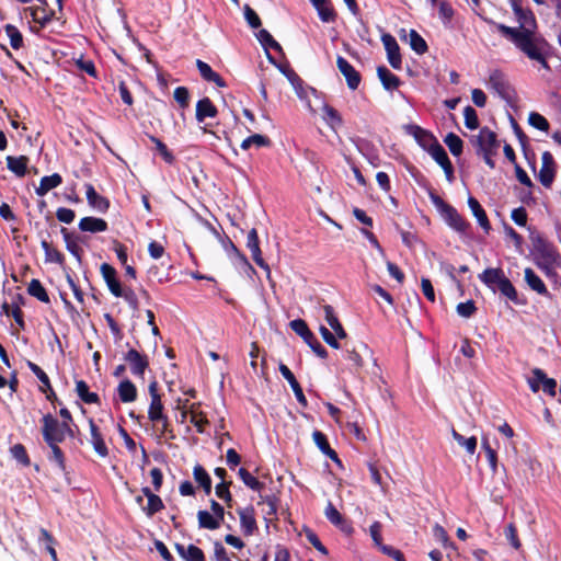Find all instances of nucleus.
<instances>
[{
	"mask_svg": "<svg viewBox=\"0 0 561 561\" xmlns=\"http://www.w3.org/2000/svg\"><path fill=\"white\" fill-rule=\"evenodd\" d=\"M41 422L43 439L50 449L47 459L48 461L54 462L58 469L62 471L67 477L68 471L66 466V456L62 449L59 447V444L62 443L66 437H76V432L71 426L72 423L69 424L67 421L59 422L50 413L43 415Z\"/></svg>",
	"mask_w": 561,
	"mask_h": 561,
	"instance_id": "1",
	"label": "nucleus"
},
{
	"mask_svg": "<svg viewBox=\"0 0 561 561\" xmlns=\"http://www.w3.org/2000/svg\"><path fill=\"white\" fill-rule=\"evenodd\" d=\"M518 22L517 27L507 26L503 23H494L497 32L516 48L522 46L525 41L528 43L542 36L538 32V23L534 12L530 9H522V12H514Z\"/></svg>",
	"mask_w": 561,
	"mask_h": 561,
	"instance_id": "2",
	"label": "nucleus"
},
{
	"mask_svg": "<svg viewBox=\"0 0 561 561\" xmlns=\"http://www.w3.org/2000/svg\"><path fill=\"white\" fill-rule=\"evenodd\" d=\"M480 280L491 290L496 289L514 304H518L517 290L512 282L505 276L504 271L497 268H485L480 275Z\"/></svg>",
	"mask_w": 561,
	"mask_h": 561,
	"instance_id": "3",
	"label": "nucleus"
},
{
	"mask_svg": "<svg viewBox=\"0 0 561 561\" xmlns=\"http://www.w3.org/2000/svg\"><path fill=\"white\" fill-rule=\"evenodd\" d=\"M529 238L534 248V252L540 260L537 263L538 266L547 274H549L560 257L557 249L551 242H549L541 233L537 231H530Z\"/></svg>",
	"mask_w": 561,
	"mask_h": 561,
	"instance_id": "4",
	"label": "nucleus"
},
{
	"mask_svg": "<svg viewBox=\"0 0 561 561\" xmlns=\"http://www.w3.org/2000/svg\"><path fill=\"white\" fill-rule=\"evenodd\" d=\"M550 48V44L543 36L535 38L529 43L525 41L522 46L517 47V49L528 59L538 62L542 68L547 70H550V66L548 64Z\"/></svg>",
	"mask_w": 561,
	"mask_h": 561,
	"instance_id": "5",
	"label": "nucleus"
},
{
	"mask_svg": "<svg viewBox=\"0 0 561 561\" xmlns=\"http://www.w3.org/2000/svg\"><path fill=\"white\" fill-rule=\"evenodd\" d=\"M290 329L299 335L309 347L322 359L328 357V351L325 347L318 341L316 335L309 329L307 322L302 319H295L289 322Z\"/></svg>",
	"mask_w": 561,
	"mask_h": 561,
	"instance_id": "6",
	"label": "nucleus"
},
{
	"mask_svg": "<svg viewBox=\"0 0 561 561\" xmlns=\"http://www.w3.org/2000/svg\"><path fill=\"white\" fill-rule=\"evenodd\" d=\"M471 142L477 147V154H496L500 147L496 134L489 127L484 126L477 136H473Z\"/></svg>",
	"mask_w": 561,
	"mask_h": 561,
	"instance_id": "7",
	"label": "nucleus"
},
{
	"mask_svg": "<svg viewBox=\"0 0 561 561\" xmlns=\"http://www.w3.org/2000/svg\"><path fill=\"white\" fill-rule=\"evenodd\" d=\"M529 388L533 392H538L540 389L551 397L556 396L557 381L553 378H549L541 368H534L531 370V377L528 379Z\"/></svg>",
	"mask_w": 561,
	"mask_h": 561,
	"instance_id": "8",
	"label": "nucleus"
},
{
	"mask_svg": "<svg viewBox=\"0 0 561 561\" xmlns=\"http://www.w3.org/2000/svg\"><path fill=\"white\" fill-rule=\"evenodd\" d=\"M404 130L415 139L423 150L427 152L439 142L432 131L424 129L419 125L408 124L404 126Z\"/></svg>",
	"mask_w": 561,
	"mask_h": 561,
	"instance_id": "9",
	"label": "nucleus"
},
{
	"mask_svg": "<svg viewBox=\"0 0 561 561\" xmlns=\"http://www.w3.org/2000/svg\"><path fill=\"white\" fill-rule=\"evenodd\" d=\"M124 360L128 363L130 373L135 377L144 379L149 368V358L146 354H141L136 348H129L124 355Z\"/></svg>",
	"mask_w": 561,
	"mask_h": 561,
	"instance_id": "10",
	"label": "nucleus"
},
{
	"mask_svg": "<svg viewBox=\"0 0 561 561\" xmlns=\"http://www.w3.org/2000/svg\"><path fill=\"white\" fill-rule=\"evenodd\" d=\"M489 84L503 100L510 101L512 99L514 89L501 70L495 69L491 72Z\"/></svg>",
	"mask_w": 561,
	"mask_h": 561,
	"instance_id": "11",
	"label": "nucleus"
},
{
	"mask_svg": "<svg viewBox=\"0 0 561 561\" xmlns=\"http://www.w3.org/2000/svg\"><path fill=\"white\" fill-rule=\"evenodd\" d=\"M247 248L250 250L252 254L253 261L256 263L257 266L263 268L266 272V276L270 278L271 276V268L270 265L265 262V260L262 256V251L260 248V239L259 234L255 228H252L247 237Z\"/></svg>",
	"mask_w": 561,
	"mask_h": 561,
	"instance_id": "12",
	"label": "nucleus"
},
{
	"mask_svg": "<svg viewBox=\"0 0 561 561\" xmlns=\"http://www.w3.org/2000/svg\"><path fill=\"white\" fill-rule=\"evenodd\" d=\"M381 42L387 51V59L390 66L396 70H400L402 68V57L397 39L391 34L383 33L381 35Z\"/></svg>",
	"mask_w": 561,
	"mask_h": 561,
	"instance_id": "13",
	"label": "nucleus"
},
{
	"mask_svg": "<svg viewBox=\"0 0 561 561\" xmlns=\"http://www.w3.org/2000/svg\"><path fill=\"white\" fill-rule=\"evenodd\" d=\"M556 176V162L553 156L549 151H545L541 157V168L539 170L538 180L542 186L550 188Z\"/></svg>",
	"mask_w": 561,
	"mask_h": 561,
	"instance_id": "14",
	"label": "nucleus"
},
{
	"mask_svg": "<svg viewBox=\"0 0 561 561\" xmlns=\"http://www.w3.org/2000/svg\"><path fill=\"white\" fill-rule=\"evenodd\" d=\"M149 396H150V404L148 409V419L156 420L162 419L164 414V408L161 399V394L159 392V385L157 380H152L148 387Z\"/></svg>",
	"mask_w": 561,
	"mask_h": 561,
	"instance_id": "15",
	"label": "nucleus"
},
{
	"mask_svg": "<svg viewBox=\"0 0 561 561\" xmlns=\"http://www.w3.org/2000/svg\"><path fill=\"white\" fill-rule=\"evenodd\" d=\"M428 153L435 160V162L444 170L446 180L448 182H453L455 179V170L454 165L444 149V147L438 142L434 148H432Z\"/></svg>",
	"mask_w": 561,
	"mask_h": 561,
	"instance_id": "16",
	"label": "nucleus"
},
{
	"mask_svg": "<svg viewBox=\"0 0 561 561\" xmlns=\"http://www.w3.org/2000/svg\"><path fill=\"white\" fill-rule=\"evenodd\" d=\"M336 67L344 76L348 89L356 90L362 81L360 73L342 56H337Z\"/></svg>",
	"mask_w": 561,
	"mask_h": 561,
	"instance_id": "17",
	"label": "nucleus"
},
{
	"mask_svg": "<svg viewBox=\"0 0 561 561\" xmlns=\"http://www.w3.org/2000/svg\"><path fill=\"white\" fill-rule=\"evenodd\" d=\"M100 272L111 294L117 298L122 297L123 287L119 279L117 278L116 270L111 264L103 263L101 264Z\"/></svg>",
	"mask_w": 561,
	"mask_h": 561,
	"instance_id": "18",
	"label": "nucleus"
},
{
	"mask_svg": "<svg viewBox=\"0 0 561 561\" xmlns=\"http://www.w3.org/2000/svg\"><path fill=\"white\" fill-rule=\"evenodd\" d=\"M237 513L240 518V526L244 536H252L255 531H257V524L255 519V511L252 505H249L244 508H238Z\"/></svg>",
	"mask_w": 561,
	"mask_h": 561,
	"instance_id": "19",
	"label": "nucleus"
},
{
	"mask_svg": "<svg viewBox=\"0 0 561 561\" xmlns=\"http://www.w3.org/2000/svg\"><path fill=\"white\" fill-rule=\"evenodd\" d=\"M446 222L450 228H453L455 231L461 233V234H468L471 225L470 222L463 218L457 209L451 206L447 209V211L443 215Z\"/></svg>",
	"mask_w": 561,
	"mask_h": 561,
	"instance_id": "20",
	"label": "nucleus"
},
{
	"mask_svg": "<svg viewBox=\"0 0 561 561\" xmlns=\"http://www.w3.org/2000/svg\"><path fill=\"white\" fill-rule=\"evenodd\" d=\"M278 370L280 373V375L288 381V383L290 385L294 393H295V397L298 401V403L304 407V408H307L308 407V401L306 399V396L304 394V391H302V388L300 386V383L297 381L295 375L293 374V371L283 363L279 364V367H278Z\"/></svg>",
	"mask_w": 561,
	"mask_h": 561,
	"instance_id": "21",
	"label": "nucleus"
},
{
	"mask_svg": "<svg viewBox=\"0 0 561 561\" xmlns=\"http://www.w3.org/2000/svg\"><path fill=\"white\" fill-rule=\"evenodd\" d=\"M84 186L89 206L102 214L106 213L111 205L108 198L100 195L92 184L87 183Z\"/></svg>",
	"mask_w": 561,
	"mask_h": 561,
	"instance_id": "22",
	"label": "nucleus"
},
{
	"mask_svg": "<svg viewBox=\"0 0 561 561\" xmlns=\"http://www.w3.org/2000/svg\"><path fill=\"white\" fill-rule=\"evenodd\" d=\"M89 427H90V434H91V444L93 446L94 451L102 458H105L108 456V448L104 442L103 435L99 428V426L95 424L93 419H89Z\"/></svg>",
	"mask_w": 561,
	"mask_h": 561,
	"instance_id": "23",
	"label": "nucleus"
},
{
	"mask_svg": "<svg viewBox=\"0 0 561 561\" xmlns=\"http://www.w3.org/2000/svg\"><path fill=\"white\" fill-rule=\"evenodd\" d=\"M312 438L317 447L321 450L322 454H324L327 457H329L332 461H334L336 465L342 467V461L339 458L337 453L331 448L328 437L324 433L321 431H313Z\"/></svg>",
	"mask_w": 561,
	"mask_h": 561,
	"instance_id": "24",
	"label": "nucleus"
},
{
	"mask_svg": "<svg viewBox=\"0 0 561 561\" xmlns=\"http://www.w3.org/2000/svg\"><path fill=\"white\" fill-rule=\"evenodd\" d=\"M324 515L331 524L339 527L342 531L346 534H351L353 531L352 526L346 522V519L336 510L332 502H328L324 510Z\"/></svg>",
	"mask_w": 561,
	"mask_h": 561,
	"instance_id": "25",
	"label": "nucleus"
},
{
	"mask_svg": "<svg viewBox=\"0 0 561 561\" xmlns=\"http://www.w3.org/2000/svg\"><path fill=\"white\" fill-rule=\"evenodd\" d=\"M196 67L199 71L201 77L207 81L215 83L218 88H226L227 82L224 80V78L216 71L213 70V68L205 61L197 59L196 60Z\"/></svg>",
	"mask_w": 561,
	"mask_h": 561,
	"instance_id": "26",
	"label": "nucleus"
},
{
	"mask_svg": "<svg viewBox=\"0 0 561 561\" xmlns=\"http://www.w3.org/2000/svg\"><path fill=\"white\" fill-rule=\"evenodd\" d=\"M318 12L319 19L324 23L335 22L337 14L330 0H310Z\"/></svg>",
	"mask_w": 561,
	"mask_h": 561,
	"instance_id": "27",
	"label": "nucleus"
},
{
	"mask_svg": "<svg viewBox=\"0 0 561 561\" xmlns=\"http://www.w3.org/2000/svg\"><path fill=\"white\" fill-rule=\"evenodd\" d=\"M468 206L472 211V215L477 218L478 224L484 230L485 233H489L492 229L491 222L488 218V215L479 201L472 196L468 198Z\"/></svg>",
	"mask_w": 561,
	"mask_h": 561,
	"instance_id": "28",
	"label": "nucleus"
},
{
	"mask_svg": "<svg viewBox=\"0 0 561 561\" xmlns=\"http://www.w3.org/2000/svg\"><path fill=\"white\" fill-rule=\"evenodd\" d=\"M218 110L209 98H203L196 103L195 117L198 123L204 122L207 117L215 118Z\"/></svg>",
	"mask_w": 561,
	"mask_h": 561,
	"instance_id": "29",
	"label": "nucleus"
},
{
	"mask_svg": "<svg viewBox=\"0 0 561 561\" xmlns=\"http://www.w3.org/2000/svg\"><path fill=\"white\" fill-rule=\"evenodd\" d=\"M256 38L263 46V48L266 50L267 58L271 62L275 64L273 57L268 53V49H274L275 51L284 55L280 44L271 35V33L267 30H260L259 33L256 34Z\"/></svg>",
	"mask_w": 561,
	"mask_h": 561,
	"instance_id": "30",
	"label": "nucleus"
},
{
	"mask_svg": "<svg viewBox=\"0 0 561 561\" xmlns=\"http://www.w3.org/2000/svg\"><path fill=\"white\" fill-rule=\"evenodd\" d=\"M78 227L81 231L91 233L104 232L108 228L104 219L92 216L81 218Z\"/></svg>",
	"mask_w": 561,
	"mask_h": 561,
	"instance_id": "31",
	"label": "nucleus"
},
{
	"mask_svg": "<svg viewBox=\"0 0 561 561\" xmlns=\"http://www.w3.org/2000/svg\"><path fill=\"white\" fill-rule=\"evenodd\" d=\"M377 76L387 91L396 90L400 87L401 80L398 76L392 73L386 66L377 67Z\"/></svg>",
	"mask_w": 561,
	"mask_h": 561,
	"instance_id": "32",
	"label": "nucleus"
},
{
	"mask_svg": "<svg viewBox=\"0 0 561 561\" xmlns=\"http://www.w3.org/2000/svg\"><path fill=\"white\" fill-rule=\"evenodd\" d=\"M322 309L324 311V319L328 324L332 328L339 339H345L347 336L346 331L344 330L342 323L340 322L334 308L330 305H323Z\"/></svg>",
	"mask_w": 561,
	"mask_h": 561,
	"instance_id": "33",
	"label": "nucleus"
},
{
	"mask_svg": "<svg viewBox=\"0 0 561 561\" xmlns=\"http://www.w3.org/2000/svg\"><path fill=\"white\" fill-rule=\"evenodd\" d=\"M525 282L537 294L546 297H551L542 279L533 271V268H525Z\"/></svg>",
	"mask_w": 561,
	"mask_h": 561,
	"instance_id": "34",
	"label": "nucleus"
},
{
	"mask_svg": "<svg viewBox=\"0 0 561 561\" xmlns=\"http://www.w3.org/2000/svg\"><path fill=\"white\" fill-rule=\"evenodd\" d=\"M5 161H7V168L12 173H14L19 178L25 176V174L27 172V165L30 162L28 157H26V156H19V157L8 156L5 158Z\"/></svg>",
	"mask_w": 561,
	"mask_h": 561,
	"instance_id": "35",
	"label": "nucleus"
},
{
	"mask_svg": "<svg viewBox=\"0 0 561 561\" xmlns=\"http://www.w3.org/2000/svg\"><path fill=\"white\" fill-rule=\"evenodd\" d=\"M117 393L123 403H130L137 399V388L128 378L118 383Z\"/></svg>",
	"mask_w": 561,
	"mask_h": 561,
	"instance_id": "36",
	"label": "nucleus"
},
{
	"mask_svg": "<svg viewBox=\"0 0 561 561\" xmlns=\"http://www.w3.org/2000/svg\"><path fill=\"white\" fill-rule=\"evenodd\" d=\"M62 183V178L59 173L43 176L39 181V186L35 188L38 196H45L50 190L59 186Z\"/></svg>",
	"mask_w": 561,
	"mask_h": 561,
	"instance_id": "37",
	"label": "nucleus"
},
{
	"mask_svg": "<svg viewBox=\"0 0 561 561\" xmlns=\"http://www.w3.org/2000/svg\"><path fill=\"white\" fill-rule=\"evenodd\" d=\"M201 403L190 405V422L196 427L198 433H204L205 426L209 424L204 412L199 411Z\"/></svg>",
	"mask_w": 561,
	"mask_h": 561,
	"instance_id": "38",
	"label": "nucleus"
},
{
	"mask_svg": "<svg viewBox=\"0 0 561 561\" xmlns=\"http://www.w3.org/2000/svg\"><path fill=\"white\" fill-rule=\"evenodd\" d=\"M76 393L87 404H100V397L96 392H91L84 380L76 381Z\"/></svg>",
	"mask_w": 561,
	"mask_h": 561,
	"instance_id": "39",
	"label": "nucleus"
},
{
	"mask_svg": "<svg viewBox=\"0 0 561 561\" xmlns=\"http://www.w3.org/2000/svg\"><path fill=\"white\" fill-rule=\"evenodd\" d=\"M193 477L195 482L204 490V492L208 495L211 492V479L206 469L197 463L193 468Z\"/></svg>",
	"mask_w": 561,
	"mask_h": 561,
	"instance_id": "40",
	"label": "nucleus"
},
{
	"mask_svg": "<svg viewBox=\"0 0 561 561\" xmlns=\"http://www.w3.org/2000/svg\"><path fill=\"white\" fill-rule=\"evenodd\" d=\"M157 428V437L159 439L164 438L167 440H171L175 438V434L173 428L171 427L168 415H162V419L151 420Z\"/></svg>",
	"mask_w": 561,
	"mask_h": 561,
	"instance_id": "41",
	"label": "nucleus"
},
{
	"mask_svg": "<svg viewBox=\"0 0 561 561\" xmlns=\"http://www.w3.org/2000/svg\"><path fill=\"white\" fill-rule=\"evenodd\" d=\"M41 247L45 252V262L56 263L60 266L65 264V255L56 248H54L48 241L42 240Z\"/></svg>",
	"mask_w": 561,
	"mask_h": 561,
	"instance_id": "42",
	"label": "nucleus"
},
{
	"mask_svg": "<svg viewBox=\"0 0 561 561\" xmlns=\"http://www.w3.org/2000/svg\"><path fill=\"white\" fill-rule=\"evenodd\" d=\"M60 232L64 237L66 249L78 260L81 261L82 249L78 244V240L73 237L71 232L65 227L60 229Z\"/></svg>",
	"mask_w": 561,
	"mask_h": 561,
	"instance_id": "43",
	"label": "nucleus"
},
{
	"mask_svg": "<svg viewBox=\"0 0 561 561\" xmlns=\"http://www.w3.org/2000/svg\"><path fill=\"white\" fill-rule=\"evenodd\" d=\"M222 247L229 255H234L241 264L248 266L250 270L254 272V268L250 264L245 254L239 250V248L231 241V239L228 236H226L225 239L222 240Z\"/></svg>",
	"mask_w": 561,
	"mask_h": 561,
	"instance_id": "44",
	"label": "nucleus"
},
{
	"mask_svg": "<svg viewBox=\"0 0 561 561\" xmlns=\"http://www.w3.org/2000/svg\"><path fill=\"white\" fill-rule=\"evenodd\" d=\"M197 519L199 528L215 530L218 529L221 525V522L216 518L208 511L201 510L197 512Z\"/></svg>",
	"mask_w": 561,
	"mask_h": 561,
	"instance_id": "45",
	"label": "nucleus"
},
{
	"mask_svg": "<svg viewBox=\"0 0 561 561\" xmlns=\"http://www.w3.org/2000/svg\"><path fill=\"white\" fill-rule=\"evenodd\" d=\"M27 293L30 296L35 297L41 302L49 304V301H50L48 293L39 279L33 278L30 282V284L27 286Z\"/></svg>",
	"mask_w": 561,
	"mask_h": 561,
	"instance_id": "46",
	"label": "nucleus"
},
{
	"mask_svg": "<svg viewBox=\"0 0 561 561\" xmlns=\"http://www.w3.org/2000/svg\"><path fill=\"white\" fill-rule=\"evenodd\" d=\"M28 10L33 18V21L35 23H38L41 26H45L46 24H48L55 15V12L53 10L47 11L45 8L31 7L28 8Z\"/></svg>",
	"mask_w": 561,
	"mask_h": 561,
	"instance_id": "47",
	"label": "nucleus"
},
{
	"mask_svg": "<svg viewBox=\"0 0 561 561\" xmlns=\"http://www.w3.org/2000/svg\"><path fill=\"white\" fill-rule=\"evenodd\" d=\"M38 541L45 546V549L50 554L53 561H58L57 552L55 549L56 540L47 529H39Z\"/></svg>",
	"mask_w": 561,
	"mask_h": 561,
	"instance_id": "48",
	"label": "nucleus"
},
{
	"mask_svg": "<svg viewBox=\"0 0 561 561\" xmlns=\"http://www.w3.org/2000/svg\"><path fill=\"white\" fill-rule=\"evenodd\" d=\"M238 476L252 491L261 492L265 488V484L252 476L245 468H240L238 470Z\"/></svg>",
	"mask_w": 561,
	"mask_h": 561,
	"instance_id": "49",
	"label": "nucleus"
},
{
	"mask_svg": "<svg viewBox=\"0 0 561 561\" xmlns=\"http://www.w3.org/2000/svg\"><path fill=\"white\" fill-rule=\"evenodd\" d=\"M409 39L411 49L417 55H424L428 50L425 39L415 30H410Z\"/></svg>",
	"mask_w": 561,
	"mask_h": 561,
	"instance_id": "50",
	"label": "nucleus"
},
{
	"mask_svg": "<svg viewBox=\"0 0 561 561\" xmlns=\"http://www.w3.org/2000/svg\"><path fill=\"white\" fill-rule=\"evenodd\" d=\"M444 142L446 144L453 156L459 157L462 153L463 141L455 133H448L444 138Z\"/></svg>",
	"mask_w": 561,
	"mask_h": 561,
	"instance_id": "51",
	"label": "nucleus"
},
{
	"mask_svg": "<svg viewBox=\"0 0 561 561\" xmlns=\"http://www.w3.org/2000/svg\"><path fill=\"white\" fill-rule=\"evenodd\" d=\"M28 369L38 378L41 381L39 391L43 392L46 389H50V379L47 374L35 363L27 360L26 363Z\"/></svg>",
	"mask_w": 561,
	"mask_h": 561,
	"instance_id": "52",
	"label": "nucleus"
},
{
	"mask_svg": "<svg viewBox=\"0 0 561 561\" xmlns=\"http://www.w3.org/2000/svg\"><path fill=\"white\" fill-rule=\"evenodd\" d=\"M454 439L460 445L462 446L468 454L470 455H473L476 453V449H477V437L476 436H471V437H465L463 435L459 434L457 431L453 430V433H451Z\"/></svg>",
	"mask_w": 561,
	"mask_h": 561,
	"instance_id": "53",
	"label": "nucleus"
},
{
	"mask_svg": "<svg viewBox=\"0 0 561 561\" xmlns=\"http://www.w3.org/2000/svg\"><path fill=\"white\" fill-rule=\"evenodd\" d=\"M232 484V481H221L220 483H218L216 486H215V492H216V495L225 501V503L227 504V506L229 508L232 507V495L230 493V485Z\"/></svg>",
	"mask_w": 561,
	"mask_h": 561,
	"instance_id": "54",
	"label": "nucleus"
},
{
	"mask_svg": "<svg viewBox=\"0 0 561 561\" xmlns=\"http://www.w3.org/2000/svg\"><path fill=\"white\" fill-rule=\"evenodd\" d=\"M164 508V504L161 500V497L157 494L153 496H149L147 500V505L142 506V511L148 517H152L158 512L162 511Z\"/></svg>",
	"mask_w": 561,
	"mask_h": 561,
	"instance_id": "55",
	"label": "nucleus"
},
{
	"mask_svg": "<svg viewBox=\"0 0 561 561\" xmlns=\"http://www.w3.org/2000/svg\"><path fill=\"white\" fill-rule=\"evenodd\" d=\"M5 33L10 38V45L13 49H20L23 46V35L19 28L12 24L4 26Z\"/></svg>",
	"mask_w": 561,
	"mask_h": 561,
	"instance_id": "56",
	"label": "nucleus"
},
{
	"mask_svg": "<svg viewBox=\"0 0 561 561\" xmlns=\"http://www.w3.org/2000/svg\"><path fill=\"white\" fill-rule=\"evenodd\" d=\"M12 457L24 467L31 466V459L23 444L18 443L10 448Z\"/></svg>",
	"mask_w": 561,
	"mask_h": 561,
	"instance_id": "57",
	"label": "nucleus"
},
{
	"mask_svg": "<svg viewBox=\"0 0 561 561\" xmlns=\"http://www.w3.org/2000/svg\"><path fill=\"white\" fill-rule=\"evenodd\" d=\"M149 139L151 142H153L156 145V149L158 150V152L161 154L162 159L168 163V164H173L174 161H175V157L173 156V153L168 149L167 145L160 140L159 138L154 137V136H149Z\"/></svg>",
	"mask_w": 561,
	"mask_h": 561,
	"instance_id": "58",
	"label": "nucleus"
},
{
	"mask_svg": "<svg viewBox=\"0 0 561 561\" xmlns=\"http://www.w3.org/2000/svg\"><path fill=\"white\" fill-rule=\"evenodd\" d=\"M324 118L332 128L342 126L343 119L340 113L330 105L323 107Z\"/></svg>",
	"mask_w": 561,
	"mask_h": 561,
	"instance_id": "59",
	"label": "nucleus"
},
{
	"mask_svg": "<svg viewBox=\"0 0 561 561\" xmlns=\"http://www.w3.org/2000/svg\"><path fill=\"white\" fill-rule=\"evenodd\" d=\"M504 535H505L506 540L510 542V545L514 549L518 550L522 547V542H520V540L518 538L517 528H516L514 523H510L505 527Z\"/></svg>",
	"mask_w": 561,
	"mask_h": 561,
	"instance_id": "60",
	"label": "nucleus"
},
{
	"mask_svg": "<svg viewBox=\"0 0 561 561\" xmlns=\"http://www.w3.org/2000/svg\"><path fill=\"white\" fill-rule=\"evenodd\" d=\"M528 123L533 127L541 130V131H548L549 130V122L545 116L537 112H531L528 117Z\"/></svg>",
	"mask_w": 561,
	"mask_h": 561,
	"instance_id": "61",
	"label": "nucleus"
},
{
	"mask_svg": "<svg viewBox=\"0 0 561 561\" xmlns=\"http://www.w3.org/2000/svg\"><path fill=\"white\" fill-rule=\"evenodd\" d=\"M465 125L467 128L473 130L479 127V118L476 110L467 105L463 110Z\"/></svg>",
	"mask_w": 561,
	"mask_h": 561,
	"instance_id": "62",
	"label": "nucleus"
},
{
	"mask_svg": "<svg viewBox=\"0 0 561 561\" xmlns=\"http://www.w3.org/2000/svg\"><path fill=\"white\" fill-rule=\"evenodd\" d=\"M174 100L179 103L181 108H186L190 105V91L186 87H178L173 92Z\"/></svg>",
	"mask_w": 561,
	"mask_h": 561,
	"instance_id": "63",
	"label": "nucleus"
},
{
	"mask_svg": "<svg viewBox=\"0 0 561 561\" xmlns=\"http://www.w3.org/2000/svg\"><path fill=\"white\" fill-rule=\"evenodd\" d=\"M186 561H206L204 551L195 546V545H188L187 547V554L185 557Z\"/></svg>",
	"mask_w": 561,
	"mask_h": 561,
	"instance_id": "64",
	"label": "nucleus"
}]
</instances>
